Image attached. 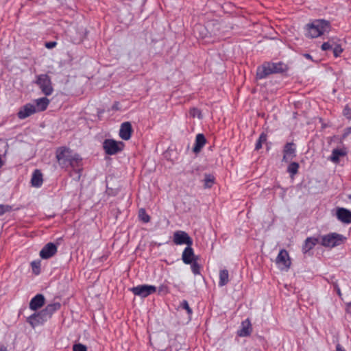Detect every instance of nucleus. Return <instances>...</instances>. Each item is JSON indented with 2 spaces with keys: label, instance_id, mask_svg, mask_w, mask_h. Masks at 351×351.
I'll list each match as a JSON object with an SVG mask.
<instances>
[{
  "label": "nucleus",
  "instance_id": "obj_38",
  "mask_svg": "<svg viewBox=\"0 0 351 351\" xmlns=\"http://www.w3.org/2000/svg\"><path fill=\"white\" fill-rule=\"evenodd\" d=\"M73 351H87V348L82 343H77L73 345Z\"/></svg>",
  "mask_w": 351,
  "mask_h": 351
},
{
  "label": "nucleus",
  "instance_id": "obj_29",
  "mask_svg": "<svg viewBox=\"0 0 351 351\" xmlns=\"http://www.w3.org/2000/svg\"><path fill=\"white\" fill-rule=\"evenodd\" d=\"M299 169V165L297 162H291L287 169V171L291 175L294 176L298 173Z\"/></svg>",
  "mask_w": 351,
  "mask_h": 351
},
{
  "label": "nucleus",
  "instance_id": "obj_47",
  "mask_svg": "<svg viewBox=\"0 0 351 351\" xmlns=\"http://www.w3.org/2000/svg\"><path fill=\"white\" fill-rule=\"evenodd\" d=\"M351 133V128H348V132H346V134H348Z\"/></svg>",
  "mask_w": 351,
  "mask_h": 351
},
{
  "label": "nucleus",
  "instance_id": "obj_32",
  "mask_svg": "<svg viewBox=\"0 0 351 351\" xmlns=\"http://www.w3.org/2000/svg\"><path fill=\"white\" fill-rule=\"evenodd\" d=\"M335 43V42L332 39H330L328 42L324 43L321 46L322 50L328 51L329 49H332Z\"/></svg>",
  "mask_w": 351,
  "mask_h": 351
},
{
  "label": "nucleus",
  "instance_id": "obj_8",
  "mask_svg": "<svg viewBox=\"0 0 351 351\" xmlns=\"http://www.w3.org/2000/svg\"><path fill=\"white\" fill-rule=\"evenodd\" d=\"M173 241L176 245L186 244L187 246L193 245V240L188 233L182 230H178L173 233Z\"/></svg>",
  "mask_w": 351,
  "mask_h": 351
},
{
  "label": "nucleus",
  "instance_id": "obj_16",
  "mask_svg": "<svg viewBox=\"0 0 351 351\" xmlns=\"http://www.w3.org/2000/svg\"><path fill=\"white\" fill-rule=\"evenodd\" d=\"M45 301V299L43 295L37 294L30 300L29 308L32 311H36L44 305Z\"/></svg>",
  "mask_w": 351,
  "mask_h": 351
},
{
  "label": "nucleus",
  "instance_id": "obj_44",
  "mask_svg": "<svg viewBox=\"0 0 351 351\" xmlns=\"http://www.w3.org/2000/svg\"><path fill=\"white\" fill-rule=\"evenodd\" d=\"M337 351H346L340 344L336 346Z\"/></svg>",
  "mask_w": 351,
  "mask_h": 351
},
{
  "label": "nucleus",
  "instance_id": "obj_26",
  "mask_svg": "<svg viewBox=\"0 0 351 351\" xmlns=\"http://www.w3.org/2000/svg\"><path fill=\"white\" fill-rule=\"evenodd\" d=\"M82 158L77 154H75L73 158L71 159L70 163H69V167H71L73 169L80 167Z\"/></svg>",
  "mask_w": 351,
  "mask_h": 351
},
{
  "label": "nucleus",
  "instance_id": "obj_25",
  "mask_svg": "<svg viewBox=\"0 0 351 351\" xmlns=\"http://www.w3.org/2000/svg\"><path fill=\"white\" fill-rule=\"evenodd\" d=\"M229 282V274L227 269H221L219 271V286L223 287Z\"/></svg>",
  "mask_w": 351,
  "mask_h": 351
},
{
  "label": "nucleus",
  "instance_id": "obj_15",
  "mask_svg": "<svg viewBox=\"0 0 351 351\" xmlns=\"http://www.w3.org/2000/svg\"><path fill=\"white\" fill-rule=\"evenodd\" d=\"M182 260L185 264H191L195 261L193 249L191 245L186 246L182 254Z\"/></svg>",
  "mask_w": 351,
  "mask_h": 351
},
{
  "label": "nucleus",
  "instance_id": "obj_20",
  "mask_svg": "<svg viewBox=\"0 0 351 351\" xmlns=\"http://www.w3.org/2000/svg\"><path fill=\"white\" fill-rule=\"evenodd\" d=\"M252 332L251 324L249 319H245L241 324V328L238 331L240 337L249 336Z\"/></svg>",
  "mask_w": 351,
  "mask_h": 351
},
{
  "label": "nucleus",
  "instance_id": "obj_28",
  "mask_svg": "<svg viewBox=\"0 0 351 351\" xmlns=\"http://www.w3.org/2000/svg\"><path fill=\"white\" fill-rule=\"evenodd\" d=\"M138 217L144 223H148L150 221V217L147 214L144 208H141L139 210Z\"/></svg>",
  "mask_w": 351,
  "mask_h": 351
},
{
  "label": "nucleus",
  "instance_id": "obj_46",
  "mask_svg": "<svg viewBox=\"0 0 351 351\" xmlns=\"http://www.w3.org/2000/svg\"><path fill=\"white\" fill-rule=\"evenodd\" d=\"M0 351H6V348L4 346L0 347Z\"/></svg>",
  "mask_w": 351,
  "mask_h": 351
},
{
  "label": "nucleus",
  "instance_id": "obj_10",
  "mask_svg": "<svg viewBox=\"0 0 351 351\" xmlns=\"http://www.w3.org/2000/svg\"><path fill=\"white\" fill-rule=\"evenodd\" d=\"M57 252V246L53 243L46 244L40 252V256L43 259H48Z\"/></svg>",
  "mask_w": 351,
  "mask_h": 351
},
{
  "label": "nucleus",
  "instance_id": "obj_34",
  "mask_svg": "<svg viewBox=\"0 0 351 351\" xmlns=\"http://www.w3.org/2000/svg\"><path fill=\"white\" fill-rule=\"evenodd\" d=\"M189 114H190V116H191L193 118L197 117L199 119L202 118V115L201 111L198 108H191L189 110Z\"/></svg>",
  "mask_w": 351,
  "mask_h": 351
},
{
  "label": "nucleus",
  "instance_id": "obj_3",
  "mask_svg": "<svg viewBox=\"0 0 351 351\" xmlns=\"http://www.w3.org/2000/svg\"><path fill=\"white\" fill-rule=\"evenodd\" d=\"M75 154L72 151L66 147H60L56 152V158L59 165L62 168H68L69 163H70L71 159L73 158Z\"/></svg>",
  "mask_w": 351,
  "mask_h": 351
},
{
  "label": "nucleus",
  "instance_id": "obj_36",
  "mask_svg": "<svg viewBox=\"0 0 351 351\" xmlns=\"http://www.w3.org/2000/svg\"><path fill=\"white\" fill-rule=\"evenodd\" d=\"M180 306L185 309L186 311V312L188 313L189 315H191L193 313V311L192 309L190 308L189 305V303L186 300H183L181 304H180Z\"/></svg>",
  "mask_w": 351,
  "mask_h": 351
},
{
  "label": "nucleus",
  "instance_id": "obj_17",
  "mask_svg": "<svg viewBox=\"0 0 351 351\" xmlns=\"http://www.w3.org/2000/svg\"><path fill=\"white\" fill-rule=\"evenodd\" d=\"M206 139L204 134H198L196 135L195 145L193 148V151L195 154H198L202 147L205 145Z\"/></svg>",
  "mask_w": 351,
  "mask_h": 351
},
{
  "label": "nucleus",
  "instance_id": "obj_42",
  "mask_svg": "<svg viewBox=\"0 0 351 351\" xmlns=\"http://www.w3.org/2000/svg\"><path fill=\"white\" fill-rule=\"evenodd\" d=\"M204 29V27L202 25H196L195 27V29H194L195 34H196V31L197 30H199L200 31V30Z\"/></svg>",
  "mask_w": 351,
  "mask_h": 351
},
{
  "label": "nucleus",
  "instance_id": "obj_31",
  "mask_svg": "<svg viewBox=\"0 0 351 351\" xmlns=\"http://www.w3.org/2000/svg\"><path fill=\"white\" fill-rule=\"evenodd\" d=\"M343 51V49L341 47V45H339L337 43H335V45L332 47V51H333L334 56L336 58L340 56V55L341 54Z\"/></svg>",
  "mask_w": 351,
  "mask_h": 351
},
{
  "label": "nucleus",
  "instance_id": "obj_7",
  "mask_svg": "<svg viewBox=\"0 0 351 351\" xmlns=\"http://www.w3.org/2000/svg\"><path fill=\"white\" fill-rule=\"evenodd\" d=\"M131 291L135 295L141 298H146L156 291V287L150 285H141L134 287L131 289Z\"/></svg>",
  "mask_w": 351,
  "mask_h": 351
},
{
  "label": "nucleus",
  "instance_id": "obj_11",
  "mask_svg": "<svg viewBox=\"0 0 351 351\" xmlns=\"http://www.w3.org/2000/svg\"><path fill=\"white\" fill-rule=\"evenodd\" d=\"M36 112V106L32 104H27L20 108L17 114L20 119H24Z\"/></svg>",
  "mask_w": 351,
  "mask_h": 351
},
{
  "label": "nucleus",
  "instance_id": "obj_5",
  "mask_svg": "<svg viewBox=\"0 0 351 351\" xmlns=\"http://www.w3.org/2000/svg\"><path fill=\"white\" fill-rule=\"evenodd\" d=\"M36 83L38 85L42 92L47 96L52 94L53 88L49 76L46 74L38 75L36 77Z\"/></svg>",
  "mask_w": 351,
  "mask_h": 351
},
{
  "label": "nucleus",
  "instance_id": "obj_4",
  "mask_svg": "<svg viewBox=\"0 0 351 351\" xmlns=\"http://www.w3.org/2000/svg\"><path fill=\"white\" fill-rule=\"evenodd\" d=\"M276 264L277 267L281 271H287L291 265V261L288 252L282 249L280 250L276 258Z\"/></svg>",
  "mask_w": 351,
  "mask_h": 351
},
{
  "label": "nucleus",
  "instance_id": "obj_40",
  "mask_svg": "<svg viewBox=\"0 0 351 351\" xmlns=\"http://www.w3.org/2000/svg\"><path fill=\"white\" fill-rule=\"evenodd\" d=\"M343 114L348 118L351 119V108L348 107H346L343 109Z\"/></svg>",
  "mask_w": 351,
  "mask_h": 351
},
{
  "label": "nucleus",
  "instance_id": "obj_35",
  "mask_svg": "<svg viewBox=\"0 0 351 351\" xmlns=\"http://www.w3.org/2000/svg\"><path fill=\"white\" fill-rule=\"evenodd\" d=\"M191 270L195 275L200 274V266L196 261L191 263Z\"/></svg>",
  "mask_w": 351,
  "mask_h": 351
},
{
  "label": "nucleus",
  "instance_id": "obj_12",
  "mask_svg": "<svg viewBox=\"0 0 351 351\" xmlns=\"http://www.w3.org/2000/svg\"><path fill=\"white\" fill-rule=\"evenodd\" d=\"M338 220L343 223H351V211L344 208H338L336 212Z\"/></svg>",
  "mask_w": 351,
  "mask_h": 351
},
{
  "label": "nucleus",
  "instance_id": "obj_37",
  "mask_svg": "<svg viewBox=\"0 0 351 351\" xmlns=\"http://www.w3.org/2000/svg\"><path fill=\"white\" fill-rule=\"evenodd\" d=\"M31 265H32L33 272L36 275L39 274H40V263L33 261L31 263Z\"/></svg>",
  "mask_w": 351,
  "mask_h": 351
},
{
  "label": "nucleus",
  "instance_id": "obj_39",
  "mask_svg": "<svg viewBox=\"0 0 351 351\" xmlns=\"http://www.w3.org/2000/svg\"><path fill=\"white\" fill-rule=\"evenodd\" d=\"M11 210V206L8 205L0 204V216H2L5 213Z\"/></svg>",
  "mask_w": 351,
  "mask_h": 351
},
{
  "label": "nucleus",
  "instance_id": "obj_14",
  "mask_svg": "<svg viewBox=\"0 0 351 351\" xmlns=\"http://www.w3.org/2000/svg\"><path fill=\"white\" fill-rule=\"evenodd\" d=\"M272 73L273 71L271 70L270 62H266L258 67L256 71V78L263 79Z\"/></svg>",
  "mask_w": 351,
  "mask_h": 351
},
{
  "label": "nucleus",
  "instance_id": "obj_41",
  "mask_svg": "<svg viewBox=\"0 0 351 351\" xmlns=\"http://www.w3.org/2000/svg\"><path fill=\"white\" fill-rule=\"evenodd\" d=\"M56 46V42H49L45 43V47L48 49H52Z\"/></svg>",
  "mask_w": 351,
  "mask_h": 351
},
{
  "label": "nucleus",
  "instance_id": "obj_48",
  "mask_svg": "<svg viewBox=\"0 0 351 351\" xmlns=\"http://www.w3.org/2000/svg\"><path fill=\"white\" fill-rule=\"evenodd\" d=\"M199 37H202V38H203V37H204V36H203V35H202V34H199Z\"/></svg>",
  "mask_w": 351,
  "mask_h": 351
},
{
  "label": "nucleus",
  "instance_id": "obj_27",
  "mask_svg": "<svg viewBox=\"0 0 351 351\" xmlns=\"http://www.w3.org/2000/svg\"><path fill=\"white\" fill-rule=\"evenodd\" d=\"M204 182V185L205 188H211L215 182L214 176L210 174L205 175Z\"/></svg>",
  "mask_w": 351,
  "mask_h": 351
},
{
  "label": "nucleus",
  "instance_id": "obj_19",
  "mask_svg": "<svg viewBox=\"0 0 351 351\" xmlns=\"http://www.w3.org/2000/svg\"><path fill=\"white\" fill-rule=\"evenodd\" d=\"M347 154V150L346 148L342 149H334L332 152V154L329 159L334 163H338L339 162L340 157L345 156Z\"/></svg>",
  "mask_w": 351,
  "mask_h": 351
},
{
  "label": "nucleus",
  "instance_id": "obj_23",
  "mask_svg": "<svg viewBox=\"0 0 351 351\" xmlns=\"http://www.w3.org/2000/svg\"><path fill=\"white\" fill-rule=\"evenodd\" d=\"M61 307V304L60 302H54L52 304H48L44 309L43 311L45 313V315L50 318L53 313L59 310Z\"/></svg>",
  "mask_w": 351,
  "mask_h": 351
},
{
  "label": "nucleus",
  "instance_id": "obj_6",
  "mask_svg": "<svg viewBox=\"0 0 351 351\" xmlns=\"http://www.w3.org/2000/svg\"><path fill=\"white\" fill-rule=\"evenodd\" d=\"M103 147L107 154L114 155L123 149V143L113 139H106L103 143Z\"/></svg>",
  "mask_w": 351,
  "mask_h": 351
},
{
  "label": "nucleus",
  "instance_id": "obj_45",
  "mask_svg": "<svg viewBox=\"0 0 351 351\" xmlns=\"http://www.w3.org/2000/svg\"><path fill=\"white\" fill-rule=\"evenodd\" d=\"M304 57H306L307 59H311L312 58L310 54H308V53L304 54Z\"/></svg>",
  "mask_w": 351,
  "mask_h": 351
},
{
  "label": "nucleus",
  "instance_id": "obj_9",
  "mask_svg": "<svg viewBox=\"0 0 351 351\" xmlns=\"http://www.w3.org/2000/svg\"><path fill=\"white\" fill-rule=\"evenodd\" d=\"M49 317L45 315V313L42 310L41 311L34 313L27 318L28 323L33 327H36L46 322Z\"/></svg>",
  "mask_w": 351,
  "mask_h": 351
},
{
  "label": "nucleus",
  "instance_id": "obj_18",
  "mask_svg": "<svg viewBox=\"0 0 351 351\" xmlns=\"http://www.w3.org/2000/svg\"><path fill=\"white\" fill-rule=\"evenodd\" d=\"M43 182V174L38 169H36L32 176L31 184L32 186L38 188L41 186Z\"/></svg>",
  "mask_w": 351,
  "mask_h": 351
},
{
  "label": "nucleus",
  "instance_id": "obj_30",
  "mask_svg": "<svg viewBox=\"0 0 351 351\" xmlns=\"http://www.w3.org/2000/svg\"><path fill=\"white\" fill-rule=\"evenodd\" d=\"M267 141V135L262 133L256 143L255 149L258 150L262 147V144Z\"/></svg>",
  "mask_w": 351,
  "mask_h": 351
},
{
  "label": "nucleus",
  "instance_id": "obj_2",
  "mask_svg": "<svg viewBox=\"0 0 351 351\" xmlns=\"http://www.w3.org/2000/svg\"><path fill=\"white\" fill-rule=\"evenodd\" d=\"M346 240V237L342 234L332 232L322 236L321 245L326 247L332 248L343 243Z\"/></svg>",
  "mask_w": 351,
  "mask_h": 351
},
{
  "label": "nucleus",
  "instance_id": "obj_1",
  "mask_svg": "<svg viewBox=\"0 0 351 351\" xmlns=\"http://www.w3.org/2000/svg\"><path fill=\"white\" fill-rule=\"evenodd\" d=\"M304 35L308 38H316L328 34L331 30L330 21L325 19H314L304 26Z\"/></svg>",
  "mask_w": 351,
  "mask_h": 351
},
{
  "label": "nucleus",
  "instance_id": "obj_43",
  "mask_svg": "<svg viewBox=\"0 0 351 351\" xmlns=\"http://www.w3.org/2000/svg\"><path fill=\"white\" fill-rule=\"evenodd\" d=\"M335 289L337 291V293L339 295H341V289L339 287V286L337 285V284H335Z\"/></svg>",
  "mask_w": 351,
  "mask_h": 351
},
{
  "label": "nucleus",
  "instance_id": "obj_22",
  "mask_svg": "<svg viewBox=\"0 0 351 351\" xmlns=\"http://www.w3.org/2000/svg\"><path fill=\"white\" fill-rule=\"evenodd\" d=\"M319 240L315 237H308L303 245L302 250L304 253H306L309 250H312L317 243H318Z\"/></svg>",
  "mask_w": 351,
  "mask_h": 351
},
{
  "label": "nucleus",
  "instance_id": "obj_33",
  "mask_svg": "<svg viewBox=\"0 0 351 351\" xmlns=\"http://www.w3.org/2000/svg\"><path fill=\"white\" fill-rule=\"evenodd\" d=\"M273 73H280L283 71L282 64L280 62L270 63Z\"/></svg>",
  "mask_w": 351,
  "mask_h": 351
},
{
  "label": "nucleus",
  "instance_id": "obj_21",
  "mask_svg": "<svg viewBox=\"0 0 351 351\" xmlns=\"http://www.w3.org/2000/svg\"><path fill=\"white\" fill-rule=\"evenodd\" d=\"M295 147L293 143H287L284 147L283 160H287V158H292L295 156Z\"/></svg>",
  "mask_w": 351,
  "mask_h": 351
},
{
  "label": "nucleus",
  "instance_id": "obj_13",
  "mask_svg": "<svg viewBox=\"0 0 351 351\" xmlns=\"http://www.w3.org/2000/svg\"><path fill=\"white\" fill-rule=\"evenodd\" d=\"M132 132V125L130 122H124L121 125L119 130V136L125 141H128L131 138Z\"/></svg>",
  "mask_w": 351,
  "mask_h": 351
},
{
  "label": "nucleus",
  "instance_id": "obj_24",
  "mask_svg": "<svg viewBox=\"0 0 351 351\" xmlns=\"http://www.w3.org/2000/svg\"><path fill=\"white\" fill-rule=\"evenodd\" d=\"M36 102V112L44 111L47 109L49 104V99L47 97H42L35 100Z\"/></svg>",
  "mask_w": 351,
  "mask_h": 351
}]
</instances>
